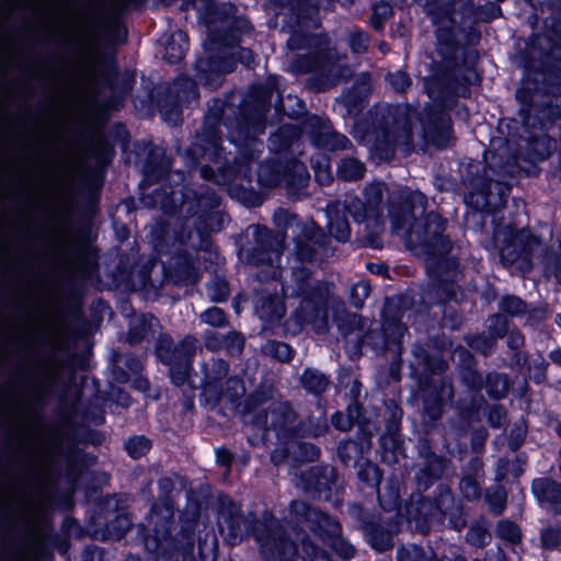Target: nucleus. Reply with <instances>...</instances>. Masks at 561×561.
Listing matches in <instances>:
<instances>
[{"instance_id": "obj_1", "label": "nucleus", "mask_w": 561, "mask_h": 561, "mask_svg": "<svg viewBox=\"0 0 561 561\" xmlns=\"http://www.w3.org/2000/svg\"><path fill=\"white\" fill-rule=\"evenodd\" d=\"M160 148L151 149L144 165L145 184L162 183L144 193L140 203L159 208L162 217L150 225L153 250L169 259L162 262L164 280L176 286L195 285L199 279V252H213L210 232L220 231L229 217L220 210V197L208 184L192 186L180 170H170Z\"/></svg>"}, {"instance_id": "obj_2", "label": "nucleus", "mask_w": 561, "mask_h": 561, "mask_svg": "<svg viewBox=\"0 0 561 561\" xmlns=\"http://www.w3.org/2000/svg\"><path fill=\"white\" fill-rule=\"evenodd\" d=\"M294 219L296 216L278 208L273 215V221L282 231L274 232L266 226L250 225L245 233L252 237L253 244L241 247L238 255L247 264L261 267L256 274L259 282L280 279L285 297L300 298L297 308L283 322L286 335H298L308 324L316 333H325L329 329L328 305L334 285L313 279L310 265L320 263L329 255V238L312 219L297 222L289 272L283 276L280 262L287 237L285 230Z\"/></svg>"}, {"instance_id": "obj_3", "label": "nucleus", "mask_w": 561, "mask_h": 561, "mask_svg": "<svg viewBox=\"0 0 561 561\" xmlns=\"http://www.w3.org/2000/svg\"><path fill=\"white\" fill-rule=\"evenodd\" d=\"M424 89L433 103L427 104L422 113L408 104H378L368 112L367 117L354 123L353 137L368 146L380 161H390L397 148L405 153L412 151L413 126L417 122L426 144L446 148L453 138L451 118L447 110L456 101V84L447 71L442 76L426 77Z\"/></svg>"}, {"instance_id": "obj_4", "label": "nucleus", "mask_w": 561, "mask_h": 561, "mask_svg": "<svg viewBox=\"0 0 561 561\" xmlns=\"http://www.w3.org/2000/svg\"><path fill=\"white\" fill-rule=\"evenodd\" d=\"M427 197L420 191L403 186L393 191L389 198L388 214L393 234L404 237L407 247L425 259L430 277L423 300L428 305L458 301L456 282L461 274L459 262L450 256V239L444 234L446 220L437 213L425 215Z\"/></svg>"}, {"instance_id": "obj_5", "label": "nucleus", "mask_w": 561, "mask_h": 561, "mask_svg": "<svg viewBox=\"0 0 561 561\" xmlns=\"http://www.w3.org/2000/svg\"><path fill=\"white\" fill-rule=\"evenodd\" d=\"M225 104L215 101L208 105L202 130L194 142L185 150L184 160L188 168L194 169L204 160L216 165L201 167L203 180L226 187L228 195L247 207L263 204V196L242 182H252V164L264 150V145L255 137L244 135L243 128L236 131L231 123L221 124V115L227 112Z\"/></svg>"}, {"instance_id": "obj_6", "label": "nucleus", "mask_w": 561, "mask_h": 561, "mask_svg": "<svg viewBox=\"0 0 561 561\" xmlns=\"http://www.w3.org/2000/svg\"><path fill=\"white\" fill-rule=\"evenodd\" d=\"M354 0H308L309 7L301 8L298 0H271L279 9L275 14L286 15L290 11L294 23L283 20V30L289 37L286 46L289 50H306L295 55L286 67V71L299 76L310 75L306 87L314 92H323L336 85L344 77L347 68L340 61L337 50L331 46L330 37L324 33L310 32L320 25L319 9H331L333 2L343 7L351 5Z\"/></svg>"}, {"instance_id": "obj_7", "label": "nucleus", "mask_w": 561, "mask_h": 561, "mask_svg": "<svg viewBox=\"0 0 561 561\" xmlns=\"http://www.w3.org/2000/svg\"><path fill=\"white\" fill-rule=\"evenodd\" d=\"M306 133L313 147L329 151L346 150L350 139L335 131L327 117L309 115L302 128L284 124L268 139V148L275 154L259 164L257 183L262 187L284 186L290 194L307 186L309 173L295 156L301 152L300 139Z\"/></svg>"}, {"instance_id": "obj_8", "label": "nucleus", "mask_w": 561, "mask_h": 561, "mask_svg": "<svg viewBox=\"0 0 561 561\" xmlns=\"http://www.w3.org/2000/svg\"><path fill=\"white\" fill-rule=\"evenodd\" d=\"M217 505L218 528L230 546L253 537L265 561H296L299 541L304 561H333L300 529L293 527L295 539L287 536L280 522L270 511H264L260 517L254 513L244 515L241 506L228 495H219Z\"/></svg>"}, {"instance_id": "obj_9", "label": "nucleus", "mask_w": 561, "mask_h": 561, "mask_svg": "<svg viewBox=\"0 0 561 561\" xmlns=\"http://www.w3.org/2000/svg\"><path fill=\"white\" fill-rule=\"evenodd\" d=\"M193 7L207 28L205 56L195 62V77L204 87L217 89L238 62L247 67L255 62L253 51L239 46L240 36L250 33L252 26L247 19L236 15V7L231 3L193 0Z\"/></svg>"}, {"instance_id": "obj_10", "label": "nucleus", "mask_w": 561, "mask_h": 561, "mask_svg": "<svg viewBox=\"0 0 561 561\" xmlns=\"http://www.w3.org/2000/svg\"><path fill=\"white\" fill-rule=\"evenodd\" d=\"M427 10L436 25L437 50L447 68L456 58L458 45L476 44L481 34L478 24L488 23L502 14L495 2L474 5L473 0H427Z\"/></svg>"}, {"instance_id": "obj_11", "label": "nucleus", "mask_w": 561, "mask_h": 561, "mask_svg": "<svg viewBox=\"0 0 561 561\" xmlns=\"http://www.w3.org/2000/svg\"><path fill=\"white\" fill-rule=\"evenodd\" d=\"M279 76H268L264 83H254L249 88L244 99L236 92L226 95L224 100L214 99L224 103L227 112L221 115V124L224 122L231 123L233 130L239 131L241 128L244 135L249 133L250 137H257L264 134L266 128V113L271 108L273 95L277 94L275 111L283 112L290 118H297L306 112V105L302 99L297 95L288 94L285 99L280 95Z\"/></svg>"}, {"instance_id": "obj_12", "label": "nucleus", "mask_w": 561, "mask_h": 561, "mask_svg": "<svg viewBox=\"0 0 561 561\" xmlns=\"http://www.w3.org/2000/svg\"><path fill=\"white\" fill-rule=\"evenodd\" d=\"M401 483L396 476H391L382 491H378V501L383 511L396 512V517L408 519L421 534H427L434 526H445L460 531L465 525L461 506L455 503L449 486L439 484L436 488L434 500L424 497L420 492L411 495L410 502L401 506Z\"/></svg>"}, {"instance_id": "obj_13", "label": "nucleus", "mask_w": 561, "mask_h": 561, "mask_svg": "<svg viewBox=\"0 0 561 561\" xmlns=\"http://www.w3.org/2000/svg\"><path fill=\"white\" fill-rule=\"evenodd\" d=\"M385 184L379 181L368 183L363 191L364 201L357 196H347L343 202L331 201L327 204V227L330 234L339 242L351 239V226L346 214L357 224H365L371 231L363 242L365 247L381 248L379 233L383 229L382 197Z\"/></svg>"}, {"instance_id": "obj_14", "label": "nucleus", "mask_w": 561, "mask_h": 561, "mask_svg": "<svg viewBox=\"0 0 561 561\" xmlns=\"http://www.w3.org/2000/svg\"><path fill=\"white\" fill-rule=\"evenodd\" d=\"M494 241L501 242L499 253L505 266H512L522 273H528L537 259L543 265L547 278L553 277L561 284V244L559 252L548 249L545 242L529 229H515L511 225L503 229L495 228Z\"/></svg>"}, {"instance_id": "obj_15", "label": "nucleus", "mask_w": 561, "mask_h": 561, "mask_svg": "<svg viewBox=\"0 0 561 561\" xmlns=\"http://www.w3.org/2000/svg\"><path fill=\"white\" fill-rule=\"evenodd\" d=\"M415 364L411 365L412 375L416 376L422 368L424 376L419 377V386L425 392L423 399L424 414L431 421L442 417L446 402L454 398V387L450 379L443 375L448 368V363L442 356H432L420 343L412 346Z\"/></svg>"}, {"instance_id": "obj_16", "label": "nucleus", "mask_w": 561, "mask_h": 561, "mask_svg": "<svg viewBox=\"0 0 561 561\" xmlns=\"http://www.w3.org/2000/svg\"><path fill=\"white\" fill-rule=\"evenodd\" d=\"M159 500L152 504L147 516V526L152 527V535H144V545L148 552L156 556H163L173 546L171 528L174 517V504L170 499L174 490V482L169 477L160 478L158 481Z\"/></svg>"}, {"instance_id": "obj_17", "label": "nucleus", "mask_w": 561, "mask_h": 561, "mask_svg": "<svg viewBox=\"0 0 561 561\" xmlns=\"http://www.w3.org/2000/svg\"><path fill=\"white\" fill-rule=\"evenodd\" d=\"M289 523L306 524L308 528L330 546L341 558L351 559L355 548L342 538L341 524L328 514L310 506L304 501H291L289 505Z\"/></svg>"}, {"instance_id": "obj_18", "label": "nucleus", "mask_w": 561, "mask_h": 561, "mask_svg": "<svg viewBox=\"0 0 561 561\" xmlns=\"http://www.w3.org/2000/svg\"><path fill=\"white\" fill-rule=\"evenodd\" d=\"M533 112H537L533 106L519 111L523 128L527 134L520 135L519 138L525 141L528 158L536 162L548 159L556 148V140L545 130L560 116L561 108L546 105L539 113L533 115Z\"/></svg>"}, {"instance_id": "obj_19", "label": "nucleus", "mask_w": 561, "mask_h": 561, "mask_svg": "<svg viewBox=\"0 0 561 561\" xmlns=\"http://www.w3.org/2000/svg\"><path fill=\"white\" fill-rule=\"evenodd\" d=\"M515 171V164L506 163L499 171L494 170L496 180H479V183H472V190L465 197L466 203L479 211L495 214L506 203Z\"/></svg>"}, {"instance_id": "obj_20", "label": "nucleus", "mask_w": 561, "mask_h": 561, "mask_svg": "<svg viewBox=\"0 0 561 561\" xmlns=\"http://www.w3.org/2000/svg\"><path fill=\"white\" fill-rule=\"evenodd\" d=\"M198 340L186 335L175 346L169 334H161L157 341L156 354L158 358L169 366L170 377L174 385H184L191 374L192 358L196 353Z\"/></svg>"}, {"instance_id": "obj_21", "label": "nucleus", "mask_w": 561, "mask_h": 561, "mask_svg": "<svg viewBox=\"0 0 561 561\" xmlns=\"http://www.w3.org/2000/svg\"><path fill=\"white\" fill-rule=\"evenodd\" d=\"M298 414L288 401L272 402L267 411L259 412L253 425L263 430V439L268 440L271 432L277 440L295 438Z\"/></svg>"}, {"instance_id": "obj_22", "label": "nucleus", "mask_w": 561, "mask_h": 561, "mask_svg": "<svg viewBox=\"0 0 561 561\" xmlns=\"http://www.w3.org/2000/svg\"><path fill=\"white\" fill-rule=\"evenodd\" d=\"M22 519L27 525L26 538L21 546L16 561H27V556L39 558L45 552L46 543H51L60 554H66L70 548V542L67 538L61 537L57 533H51L45 518L35 517Z\"/></svg>"}, {"instance_id": "obj_23", "label": "nucleus", "mask_w": 561, "mask_h": 561, "mask_svg": "<svg viewBox=\"0 0 561 561\" xmlns=\"http://www.w3.org/2000/svg\"><path fill=\"white\" fill-rule=\"evenodd\" d=\"M199 92L197 82L186 76L178 77L168 88L165 96L159 101V112L169 125H178L182 121L183 105L197 103Z\"/></svg>"}, {"instance_id": "obj_24", "label": "nucleus", "mask_w": 561, "mask_h": 561, "mask_svg": "<svg viewBox=\"0 0 561 561\" xmlns=\"http://www.w3.org/2000/svg\"><path fill=\"white\" fill-rule=\"evenodd\" d=\"M336 481L337 472L332 466H314L297 476L296 486L313 499L331 501Z\"/></svg>"}, {"instance_id": "obj_25", "label": "nucleus", "mask_w": 561, "mask_h": 561, "mask_svg": "<svg viewBox=\"0 0 561 561\" xmlns=\"http://www.w3.org/2000/svg\"><path fill=\"white\" fill-rule=\"evenodd\" d=\"M460 380L469 390L468 397L459 398L456 401V410L461 420L471 422L479 416L484 398L480 393L483 388V379L474 366L465 367L460 370Z\"/></svg>"}, {"instance_id": "obj_26", "label": "nucleus", "mask_w": 561, "mask_h": 561, "mask_svg": "<svg viewBox=\"0 0 561 561\" xmlns=\"http://www.w3.org/2000/svg\"><path fill=\"white\" fill-rule=\"evenodd\" d=\"M419 456L424 466L415 473V483L419 490H427L436 480L440 479L448 466V459L438 456L432 450L430 440L420 438L417 443Z\"/></svg>"}, {"instance_id": "obj_27", "label": "nucleus", "mask_w": 561, "mask_h": 561, "mask_svg": "<svg viewBox=\"0 0 561 561\" xmlns=\"http://www.w3.org/2000/svg\"><path fill=\"white\" fill-rule=\"evenodd\" d=\"M254 310L262 322V331L275 334L286 313V306L283 297L276 293L263 291L254 304Z\"/></svg>"}, {"instance_id": "obj_28", "label": "nucleus", "mask_w": 561, "mask_h": 561, "mask_svg": "<svg viewBox=\"0 0 561 561\" xmlns=\"http://www.w3.org/2000/svg\"><path fill=\"white\" fill-rule=\"evenodd\" d=\"M402 411L399 407H394L391 419L388 421L386 432L380 436V455L385 463L392 466L399 462L400 458H404L403 440L399 434V425Z\"/></svg>"}, {"instance_id": "obj_29", "label": "nucleus", "mask_w": 561, "mask_h": 561, "mask_svg": "<svg viewBox=\"0 0 561 561\" xmlns=\"http://www.w3.org/2000/svg\"><path fill=\"white\" fill-rule=\"evenodd\" d=\"M203 378L201 388L209 400L219 402L225 396L222 380L227 378L229 373V364L222 358H211L202 365Z\"/></svg>"}, {"instance_id": "obj_30", "label": "nucleus", "mask_w": 561, "mask_h": 561, "mask_svg": "<svg viewBox=\"0 0 561 561\" xmlns=\"http://www.w3.org/2000/svg\"><path fill=\"white\" fill-rule=\"evenodd\" d=\"M410 298L407 295L388 297L382 309V331L386 335L392 334L397 342H400L407 328L402 323V319L407 312V305Z\"/></svg>"}, {"instance_id": "obj_31", "label": "nucleus", "mask_w": 561, "mask_h": 561, "mask_svg": "<svg viewBox=\"0 0 561 561\" xmlns=\"http://www.w3.org/2000/svg\"><path fill=\"white\" fill-rule=\"evenodd\" d=\"M531 490L542 507L561 514V483L549 478H539L533 481Z\"/></svg>"}, {"instance_id": "obj_32", "label": "nucleus", "mask_w": 561, "mask_h": 561, "mask_svg": "<svg viewBox=\"0 0 561 561\" xmlns=\"http://www.w3.org/2000/svg\"><path fill=\"white\" fill-rule=\"evenodd\" d=\"M95 460L93 455L80 450L72 451L67 456L65 477L69 483V499H71L75 491L80 488V479L88 472L89 467L94 465Z\"/></svg>"}, {"instance_id": "obj_33", "label": "nucleus", "mask_w": 561, "mask_h": 561, "mask_svg": "<svg viewBox=\"0 0 561 561\" xmlns=\"http://www.w3.org/2000/svg\"><path fill=\"white\" fill-rule=\"evenodd\" d=\"M371 432L363 430L356 435V439L342 440L337 447V455L344 465L354 461L356 465L371 448Z\"/></svg>"}, {"instance_id": "obj_34", "label": "nucleus", "mask_w": 561, "mask_h": 561, "mask_svg": "<svg viewBox=\"0 0 561 561\" xmlns=\"http://www.w3.org/2000/svg\"><path fill=\"white\" fill-rule=\"evenodd\" d=\"M88 150L91 157L95 159L93 178L100 181L113 159V146L102 135L95 134L89 141Z\"/></svg>"}, {"instance_id": "obj_35", "label": "nucleus", "mask_w": 561, "mask_h": 561, "mask_svg": "<svg viewBox=\"0 0 561 561\" xmlns=\"http://www.w3.org/2000/svg\"><path fill=\"white\" fill-rule=\"evenodd\" d=\"M12 32L8 25V16L0 10V82L4 80L12 67Z\"/></svg>"}, {"instance_id": "obj_36", "label": "nucleus", "mask_w": 561, "mask_h": 561, "mask_svg": "<svg viewBox=\"0 0 561 561\" xmlns=\"http://www.w3.org/2000/svg\"><path fill=\"white\" fill-rule=\"evenodd\" d=\"M397 531V526L393 529H385L377 523H366L364 525V534L367 541L379 552L387 551L392 548L393 535Z\"/></svg>"}, {"instance_id": "obj_37", "label": "nucleus", "mask_w": 561, "mask_h": 561, "mask_svg": "<svg viewBox=\"0 0 561 561\" xmlns=\"http://www.w3.org/2000/svg\"><path fill=\"white\" fill-rule=\"evenodd\" d=\"M369 95V84L365 80L356 81L342 96L348 115H357L365 106Z\"/></svg>"}, {"instance_id": "obj_38", "label": "nucleus", "mask_w": 561, "mask_h": 561, "mask_svg": "<svg viewBox=\"0 0 561 561\" xmlns=\"http://www.w3.org/2000/svg\"><path fill=\"white\" fill-rule=\"evenodd\" d=\"M299 382L302 389L313 397L322 396L330 386L329 377L319 369L311 367L304 369Z\"/></svg>"}, {"instance_id": "obj_39", "label": "nucleus", "mask_w": 561, "mask_h": 561, "mask_svg": "<svg viewBox=\"0 0 561 561\" xmlns=\"http://www.w3.org/2000/svg\"><path fill=\"white\" fill-rule=\"evenodd\" d=\"M188 36L186 32L176 30L164 43V55L163 58L169 64L180 62L188 50Z\"/></svg>"}, {"instance_id": "obj_40", "label": "nucleus", "mask_w": 561, "mask_h": 561, "mask_svg": "<svg viewBox=\"0 0 561 561\" xmlns=\"http://www.w3.org/2000/svg\"><path fill=\"white\" fill-rule=\"evenodd\" d=\"M397 561H466L462 558L450 560L446 557L438 558L432 550H424L422 547L409 543L403 545L397 550Z\"/></svg>"}, {"instance_id": "obj_41", "label": "nucleus", "mask_w": 561, "mask_h": 561, "mask_svg": "<svg viewBox=\"0 0 561 561\" xmlns=\"http://www.w3.org/2000/svg\"><path fill=\"white\" fill-rule=\"evenodd\" d=\"M159 321L151 314H142L130 321L127 342L131 345L140 343Z\"/></svg>"}, {"instance_id": "obj_42", "label": "nucleus", "mask_w": 561, "mask_h": 561, "mask_svg": "<svg viewBox=\"0 0 561 561\" xmlns=\"http://www.w3.org/2000/svg\"><path fill=\"white\" fill-rule=\"evenodd\" d=\"M365 172V164L354 157L343 158L336 169L337 176L346 182H355L363 179Z\"/></svg>"}, {"instance_id": "obj_43", "label": "nucleus", "mask_w": 561, "mask_h": 561, "mask_svg": "<svg viewBox=\"0 0 561 561\" xmlns=\"http://www.w3.org/2000/svg\"><path fill=\"white\" fill-rule=\"evenodd\" d=\"M484 388L491 399L500 400L508 393L510 379L505 374L489 373L485 377Z\"/></svg>"}, {"instance_id": "obj_44", "label": "nucleus", "mask_w": 561, "mask_h": 561, "mask_svg": "<svg viewBox=\"0 0 561 561\" xmlns=\"http://www.w3.org/2000/svg\"><path fill=\"white\" fill-rule=\"evenodd\" d=\"M131 526V518L128 514H118L108 520L103 529L102 538L106 540L122 539Z\"/></svg>"}, {"instance_id": "obj_45", "label": "nucleus", "mask_w": 561, "mask_h": 561, "mask_svg": "<svg viewBox=\"0 0 561 561\" xmlns=\"http://www.w3.org/2000/svg\"><path fill=\"white\" fill-rule=\"evenodd\" d=\"M261 351L265 356L280 363H289L295 355V350L289 344L275 340H268L261 346Z\"/></svg>"}, {"instance_id": "obj_46", "label": "nucleus", "mask_w": 561, "mask_h": 561, "mask_svg": "<svg viewBox=\"0 0 561 561\" xmlns=\"http://www.w3.org/2000/svg\"><path fill=\"white\" fill-rule=\"evenodd\" d=\"M329 430L325 417H308L297 424L295 438L300 436L320 437Z\"/></svg>"}, {"instance_id": "obj_47", "label": "nucleus", "mask_w": 561, "mask_h": 561, "mask_svg": "<svg viewBox=\"0 0 561 561\" xmlns=\"http://www.w3.org/2000/svg\"><path fill=\"white\" fill-rule=\"evenodd\" d=\"M359 403L354 401L348 404L346 412H335L331 417V423L336 430L341 432H347L353 427L355 420L359 415Z\"/></svg>"}, {"instance_id": "obj_48", "label": "nucleus", "mask_w": 561, "mask_h": 561, "mask_svg": "<svg viewBox=\"0 0 561 561\" xmlns=\"http://www.w3.org/2000/svg\"><path fill=\"white\" fill-rule=\"evenodd\" d=\"M314 178L320 185H329L332 180L330 158L323 153H317L310 159Z\"/></svg>"}, {"instance_id": "obj_49", "label": "nucleus", "mask_w": 561, "mask_h": 561, "mask_svg": "<svg viewBox=\"0 0 561 561\" xmlns=\"http://www.w3.org/2000/svg\"><path fill=\"white\" fill-rule=\"evenodd\" d=\"M357 477L369 488H378L381 481L382 473L379 467L370 460L365 459L357 462Z\"/></svg>"}, {"instance_id": "obj_50", "label": "nucleus", "mask_w": 561, "mask_h": 561, "mask_svg": "<svg viewBox=\"0 0 561 561\" xmlns=\"http://www.w3.org/2000/svg\"><path fill=\"white\" fill-rule=\"evenodd\" d=\"M484 497L492 514L501 515L504 512L507 494L502 485L497 484L486 489Z\"/></svg>"}, {"instance_id": "obj_51", "label": "nucleus", "mask_w": 561, "mask_h": 561, "mask_svg": "<svg viewBox=\"0 0 561 561\" xmlns=\"http://www.w3.org/2000/svg\"><path fill=\"white\" fill-rule=\"evenodd\" d=\"M499 309L502 313L511 317H522L527 312V305L519 297L506 295L501 298Z\"/></svg>"}, {"instance_id": "obj_52", "label": "nucleus", "mask_w": 561, "mask_h": 561, "mask_svg": "<svg viewBox=\"0 0 561 561\" xmlns=\"http://www.w3.org/2000/svg\"><path fill=\"white\" fill-rule=\"evenodd\" d=\"M491 538L492 537L488 528L480 523L472 524L466 534L467 542L478 548L489 545Z\"/></svg>"}, {"instance_id": "obj_53", "label": "nucleus", "mask_w": 561, "mask_h": 561, "mask_svg": "<svg viewBox=\"0 0 561 561\" xmlns=\"http://www.w3.org/2000/svg\"><path fill=\"white\" fill-rule=\"evenodd\" d=\"M207 295L211 301L224 302L230 295L229 284L225 278L215 277L206 287Z\"/></svg>"}, {"instance_id": "obj_54", "label": "nucleus", "mask_w": 561, "mask_h": 561, "mask_svg": "<svg viewBox=\"0 0 561 561\" xmlns=\"http://www.w3.org/2000/svg\"><path fill=\"white\" fill-rule=\"evenodd\" d=\"M291 447L295 454V459L298 461H314L320 456V449L316 445L306 442H297L293 439Z\"/></svg>"}, {"instance_id": "obj_55", "label": "nucleus", "mask_w": 561, "mask_h": 561, "mask_svg": "<svg viewBox=\"0 0 561 561\" xmlns=\"http://www.w3.org/2000/svg\"><path fill=\"white\" fill-rule=\"evenodd\" d=\"M150 439L142 435L130 437L125 443V449L127 454L134 459H138L145 456L150 450Z\"/></svg>"}, {"instance_id": "obj_56", "label": "nucleus", "mask_w": 561, "mask_h": 561, "mask_svg": "<svg viewBox=\"0 0 561 561\" xmlns=\"http://www.w3.org/2000/svg\"><path fill=\"white\" fill-rule=\"evenodd\" d=\"M157 261L153 257H149L144 262L141 267L137 271H131V278L135 285L140 288H147L149 286H154L151 279V270L156 266Z\"/></svg>"}, {"instance_id": "obj_57", "label": "nucleus", "mask_w": 561, "mask_h": 561, "mask_svg": "<svg viewBox=\"0 0 561 561\" xmlns=\"http://www.w3.org/2000/svg\"><path fill=\"white\" fill-rule=\"evenodd\" d=\"M467 343L471 348L480 352L484 356H488L493 352L496 341L491 335L481 333L468 336Z\"/></svg>"}, {"instance_id": "obj_58", "label": "nucleus", "mask_w": 561, "mask_h": 561, "mask_svg": "<svg viewBox=\"0 0 561 561\" xmlns=\"http://www.w3.org/2000/svg\"><path fill=\"white\" fill-rule=\"evenodd\" d=\"M21 450L27 454L26 477L30 483L34 485H43L44 483L48 482V474H45L41 470V468L35 463L32 454L25 447H22Z\"/></svg>"}, {"instance_id": "obj_59", "label": "nucleus", "mask_w": 561, "mask_h": 561, "mask_svg": "<svg viewBox=\"0 0 561 561\" xmlns=\"http://www.w3.org/2000/svg\"><path fill=\"white\" fill-rule=\"evenodd\" d=\"M370 294V284L367 280H359L350 288V304L360 309Z\"/></svg>"}, {"instance_id": "obj_60", "label": "nucleus", "mask_w": 561, "mask_h": 561, "mask_svg": "<svg viewBox=\"0 0 561 561\" xmlns=\"http://www.w3.org/2000/svg\"><path fill=\"white\" fill-rule=\"evenodd\" d=\"M495 533L499 538L511 543H516L520 539V530L518 526L508 519H501L496 524Z\"/></svg>"}, {"instance_id": "obj_61", "label": "nucleus", "mask_w": 561, "mask_h": 561, "mask_svg": "<svg viewBox=\"0 0 561 561\" xmlns=\"http://www.w3.org/2000/svg\"><path fill=\"white\" fill-rule=\"evenodd\" d=\"M199 319L214 328H225L229 323L227 313L218 307L206 309L201 313Z\"/></svg>"}, {"instance_id": "obj_62", "label": "nucleus", "mask_w": 561, "mask_h": 561, "mask_svg": "<svg viewBox=\"0 0 561 561\" xmlns=\"http://www.w3.org/2000/svg\"><path fill=\"white\" fill-rule=\"evenodd\" d=\"M459 490L462 496L468 501H476L481 496V485L477 478L470 474H466L461 478Z\"/></svg>"}, {"instance_id": "obj_63", "label": "nucleus", "mask_w": 561, "mask_h": 561, "mask_svg": "<svg viewBox=\"0 0 561 561\" xmlns=\"http://www.w3.org/2000/svg\"><path fill=\"white\" fill-rule=\"evenodd\" d=\"M391 15L392 7L388 2L376 3L373 8L370 24L375 30L380 31Z\"/></svg>"}, {"instance_id": "obj_64", "label": "nucleus", "mask_w": 561, "mask_h": 561, "mask_svg": "<svg viewBox=\"0 0 561 561\" xmlns=\"http://www.w3.org/2000/svg\"><path fill=\"white\" fill-rule=\"evenodd\" d=\"M386 80L389 85L398 93H404L412 84L410 76L402 70L388 72Z\"/></svg>"}]
</instances>
